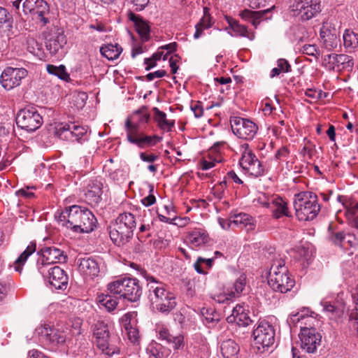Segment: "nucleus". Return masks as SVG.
Listing matches in <instances>:
<instances>
[{
	"mask_svg": "<svg viewBox=\"0 0 358 358\" xmlns=\"http://www.w3.org/2000/svg\"><path fill=\"white\" fill-rule=\"evenodd\" d=\"M278 68L281 70V72L285 73H287L291 70V66L285 59H280L278 60Z\"/></svg>",
	"mask_w": 358,
	"mask_h": 358,
	"instance_id": "338daca9",
	"label": "nucleus"
},
{
	"mask_svg": "<svg viewBox=\"0 0 358 358\" xmlns=\"http://www.w3.org/2000/svg\"><path fill=\"white\" fill-rule=\"evenodd\" d=\"M299 336L301 348L307 353H314L322 339V336L315 328L308 327H301Z\"/></svg>",
	"mask_w": 358,
	"mask_h": 358,
	"instance_id": "dca6fc26",
	"label": "nucleus"
},
{
	"mask_svg": "<svg viewBox=\"0 0 358 358\" xmlns=\"http://www.w3.org/2000/svg\"><path fill=\"white\" fill-rule=\"evenodd\" d=\"M358 213V203H351L348 208L346 214L348 217H353Z\"/></svg>",
	"mask_w": 358,
	"mask_h": 358,
	"instance_id": "774afa93",
	"label": "nucleus"
},
{
	"mask_svg": "<svg viewBox=\"0 0 358 358\" xmlns=\"http://www.w3.org/2000/svg\"><path fill=\"white\" fill-rule=\"evenodd\" d=\"M27 71L24 68L6 67L1 73L0 83L6 90L20 86L22 79L27 76Z\"/></svg>",
	"mask_w": 358,
	"mask_h": 358,
	"instance_id": "2eb2a0df",
	"label": "nucleus"
},
{
	"mask_svg": "<svg viewBox=\"0 0 358 358\" xmlns=\"http://www.w3.org/2000/svg\"><path fill=\"white\" fill-rule=\"evenodd\" d=\"M108 290L113 294L130 301H138L142 294V288L136 278H124L117 279L108 285Z\"/></svg>",
	"mask_w": 358,
	"mask_h": 358,
	"instance_id": "0eeeda50",
	"label": "nucleus"
},
{
	"mask_svg": "<svg viewBox=\"0 0 358 358\" xmlns=\"http://www.w3.org/2000/svg\"><path fill=\"white\" fill-rule=\"evenodd\" d=\"M357 245V240L356 237L350 234H348L345 235L344 241H343V248H346L348 246L350 247H355Z\"/></svg>",
	"mask_w": 358,
	"mask_h": 358,
	"instance_id": "4d7b16f0",
	"label": "nucleus"
},
{
	"mask_svg": "<svg viewBox=\"0 0 358 358\" xmlns=\"http://www.w3.org/2000/svg\"><path fill=\"white\" fill-rule=\"evenodd\" d=\"M100 306L104 307L108 312L115 310L117 306V301L110 295H101L97 298Z\"/></svg>",
	"mask_w": 358,
	"mask_h": 358,
	"instance_id": "79ce46f5",
	"label": "nucleus"
},
{
	"mask_svg": "<svg viewBox=\"0 0 358 358\" xmlns=\"http://www.w3.org/2000/svg\"><path fill=\"white\" fill-rule=\"evenodd\" d=\"M35 334L45 347L50 351L56 352L66 343L67 331L49 324H43L35 329Z\"/></svg>",
	"mask_w": 358,
	"mask_h": 358,
	"instance_id": "423d86ee",
	"label": "nucleus"
},
{
	"mask_svg": "<svg viewBox=\"0 0 358 358\" xmlns=\"http://www.w3.org/2000/svg\"><path fill=\"white\" fill-rule=\"evenodd\" d=\"M201 313L208 322H213L218 320V319L215 317L217 313L212 309L203 308Z\"/></svg>",
	"mask_w": 358,
	"mask_h": 358,
	"instance_id": "6e6d98bb",
	"label": "nucleus"
},
{
	"mask_svg": "<svg viewBox=\"0 0 358 358\" xmlns=\"http://www.w3.org/2000/svg\"><path fill=\"white\" fill-rule=\"evenodd\" d=\"M233 133L240 138L252 140L258 131L257 124L250 120L241 117H234L230 120Z\"/></svg>",
	"mask_w": 358,
	"mask_h": 358,
	"instance_id": "4468645a",
	"label": "nucleus"
},
{
	"mask_svg": "<svg viewBox=\"0 0 358 358\" xmlns=\"http://www.w3.org/2000/svg\"><path fill=\"white\" fill-rule=\"evenodd\" d=\"M323 92L315 89H307L305 91V95L310 99V103L316 102L319 99H322Z\"/></svg>",
	"mask_w": 358,
	"mask_h": 358,
	"instance_id": "09e8293b",
	"label": "nucleus"
},
{
	"mask_svg": "<svg viewBox=\"0 0 358 358\" xmlns=\"http://www.w3.org/2000/svg\"><path fill=\"white\" fill-rule=\"evenodd\" d=\"M339 34L336 28L335 20L333 18H328L322 23L320 29V35H329V34Z\"/></svg>",
	"mask_w": 358,
	"mask_h": 358,
	"instance_id": "37998d69",
	"label": "nucleus"
},
{
	"mask_svg": "<svg viewBox=\"0 0 358 358\" xmlns=\"http://www.w3.org/2000/svg\"><path fill=\"white\" fill-rule=\"evenodd\" d=\"M231 222L244 228L247 231H253L256 227L255 219L250 215L243 213L235 214Z\"/></svg>",
	"mask_w": 358,
	"mask_h": 358,
	"instance_id": "2f4dec72",
	"label": "nucleus"
},
{
	"mask_svg": "<svg viewBox=\"0 0 358 358\" xmlns=\"http://www.w3.org/2000/svg\"><path fill=\"white\" fill-rule=\"evenodd\" d=\"M324 63L326 67L329 69H352L354 65L351 56L344 54H329L324 57Z\"/></svg>",
	"mask_w": 358,
	"mask_h": 358,
	"instance_id": "412c9836",
	"label": "nucleus"
},
{
	"mask_svg": "<svg viewBox=\"0 0 358 358\" xmlns=\"http://www.w3.org/2000/svg\"><path fill=\"white\" fill-rule=\"evenodd\" d=\"M66 43V36L62 31H58L46 42V47L50 54L56 55Z\"/></svg>",
	"mask_w": 358,
	"mask_h": 358,
	"instance_id": "c85d7f7f",
	"label": "nucleus"
},
{
	"mask_svg": "<svg viewBox=\"0 0 358 358\" xmlns=\"http://www.w3.org/2000/svg\"><path fill=\"white\" fill-rule=\"evenodd\" d=\"M254 344L259 350L264 351L273 345L275 331L274 327L268 322H259L252 331Z\"/></svg>",
	"mask_w": 358,
	"mask_h": 358,
	"instance_id": "1a4fd4ad",
	"label": "nucleus"
},
{
	"mask_svg": "<svg viewBox=\"0 0 358 358\" xmlns=\"http://www.w3.org/2000/svg\"><path fill=\"white\" fill-rule=\"evenodd\" d=\"M22 3V9L24 13H34L41 17L45 23L47 20L44 15L49 12V6L45 0H15L12 2L13 7L19 10Z\"/></svg>",
	"mask_w": 358,
	"mask_h": 358,
	"instance_id": "f3484780",
	"label": "nucleus"
},
{
	"mask_svg": "<svg viewBox=\"0 0 358 358\" xmlns=\"http://www.w3.org/2000/svg\"><path fill=\"white\" fill-rule=\"evenodd\" d=\"M301 52L305 55L313 56L316 59L320 56L319 51L315 45L306 44L302 46Z\"/></svg>",
	"mask_w": 358,
	"mask_h": 358,
	"instance_id": "3c124183",
	"label": "nucleus"
},
{
	"mask_svg": "<svg viewBox=\"0 0 358 358\" xmlns=\"http://www.w3.org/2000/svg\"><path fill=\"white\" fill-rule=\"evenodd\" d=\"M246 284V276L241 275L234 282L232 289L229 294L231 297H236L243 291Z\"/></svg>",
	"mask_w": 358,
	"mask_h": 358,
	"instance_id": "c03bdc74",
	"label": "nucleus"
},
{
	"mask_svg": "<svg viewBox=\"0 0 358 358\" xmlns=\"http://www.w3.org/2000/svg\"><path fill=\"white\" fill-rule=\"evenodd\" d=\"M296 8L301 20L307 21L322 11L321 0H296Z\"/></svg>",
	"mask_w": 358,
	"mask_h": 358,
	"instance_id": "aec40b11",
	"label": "nucleus"
},
{
	"mask_svg": "<svg viewBox=\"0 0 358 358\" xmlns=\"http://www.w3.org/2000/svg\"><path fill=\"white\" fill-rule=\"evenodd\" d=\"M43 256L42 266H46L55 263H64L66 262L67 256L64 251L55 247H45L40 252Z\"/></svg>",
	"mask_w": 358,
	"mask_h": 358,
	"instance_id": "4be33fe9",
	"label": "nucleus"
},
{
	"mask_svg": "<svg viewBox=\"0 0 358 358\" xmlns=\"http://www.w3.org/2000/svg\"><path fill=\"white\" fill-rule=\"evenodd\" d=\"M166 75V71L164 70H158L152 73H149L146 75V79L148 81H152L155 78H162Z\"/></svg>",
	"mask_w": 358,
	"mask_h": 358,
	"instance_id": "e2e57ef3",
	"label": "nucleus"
},
{
	"mask_svg": "<svg viewBox=\"0 0 358 358\" xmlns=\"http://www.w3.org/2000/svg\"><path fill=\"white\" fill-rule=\"evenodd\" d=\"M320 306L322 307L323 311L327 313L329 316L336 315L338 311V308L335 306L334 302L323 299L320 302Z\"/></svg>",
	"mask_w": 358,
	"mask_h": 358,
	"instance_id": "49530a36",
	"label": "nucleus"
},
{
	"mask_svg": "<svg viewBox=\"0 0 358 358\" xmlns=\"http://www.w3.org/2000/svg\"><path fill=\"white\" fill-rule=\"evenodd\" d=\"M128 17L134 23L136 30L141 36L142 41H148L150 38V28L148 22L132 12L129 13Z\"/></svg>",
	"mask_w": 358,
	"mask_h": 358,
	"instance_id": "a878e982",
	"label": "nucleus"
},
{
	"mask_svg": "<svg viewBox=\"0 0 358 358\" xmlns=\"http://www.w3.org/2000/svg\"><path fill=\"white\" fill-rule=\"evenodd\" d=\"M227 180H229V179L227 178V176H226L224 177V180L220 182V183L215 188V194H217V196L220 198H222V196L224 194V191L227 186Z\"/></svg>",
	"mask_w": 358,
	"mask_h": 358,
	"instance_id": "13d9d810",
	"label": "nucleus"
},
{
	"mask_svg": "<svg viewBox=\"0 0 358 358\" xmlns=\"http://www.w3.org/2000/svg\"><path fill=\"white\" fill-rule=\"evenodd\" d=\"M180 59V58L178 55H174L169 59V65L171 67V71L173 74L176 73V72L178 69L177 63L179 62Z\"/></svg>",
	"mask_w": 358,
	"mask_h": 358,
	"instance_id": "bf43d9fd",
	"label": "nucleus"
},
{
	"mask_svg": "<svg viewBox=\"0 0 358 358\" xmlns=\"http://www.w3.org/2000/svg\"><path fill=\"white\" fill-rule=\"evenodd\" d=\"M158 335L159 339L164 341L168 344H171V340L174 336L167 328L164 327H162L158 329Z\"/></svg>",
	"mask_w": 358,
	"mask_h": 358,
	"instance_id": "8fccbe9b",
	"label": "nucleus"
},
{
	"mask_svg": "<svg viewBox=\"0 0 358 358\" xmlns=\"http://www.w3.org/2000/svg\"><path fill=\"white\" fill-rule=\"evenodd\" d=\"M220 349L224 358H237L240 350L238 345L231 339L223 341Z\"/></svg>",
	"mask_w": 358,
	"mask_h": 358,
	"instance_id": "473e14b6",
	"label": "nucleus"
},
{
	"mask_svg": "<svg viewBox=\"0 0 358 358\" xmlns=\"http://www.w3.org/2000/svg\"><path fill=\"white\" fill-rule=\"evenodd\" d=\"M268 283L275 292L286 293L294 285V280L289 277L287 268L282 261L272 264L269 274Z\"/></svg>",
	"mask_w": 358,
	"mask_h": 358,
	"instance_id": "6e6552de",
	"label": "nucleus"
},
{
	"mask_svg": "<svg viewBox=\"0 0 358 358\" xmlns=\"http://www.w3.org/2000/svg\"><path fill=\"white\" fill-rule=\"evenodd\" d=\"M12 279H0V301H3L10 289Z\"/></svg>",
	"mask_w": 358,
	"mask_h": 358,
	"instance_id": "a18cd8bd",
	"label": "nucleus"
},
{
	"mask_svg": "<svg viewBox=\"0 0 358 358\" xmlns=\"http://www.w3.org/2000/svg\"><path fill=\"white\" fill-rule=\"evenodd\" d=\"M16 123L18 127L28 132H34L42 125L43 117L36 108H24L17 113Z\"/></svg>",
	"mask_w": 358,
	"mask_h": 358,
	"instance_id": "9d476101",
	"label": "nucleus"
},
{
	"mask_svg": "<svg viewBox=\"0 0 358 358\" xmlns=\"http://www.w3.org/2000/svg\"><path fill=\"white\" fill-rule=\"evenodd\" d=\"M345 234L343 231H338L334 233L330 236L331 241L335 244L340 246H343V241Z\"/></svg>",
	"mask_w": 358,
	"mask_h": 358,
	"instance_id": "5fc2aeb1",
	"label": "nucleus"
},
{
	"mask_svg": "<svg viewBox=\"0 0 358 358\" xmlns=\"http://www.w3.org/2000/svg\"><path fill=\"white\" fill-rule=\"evenodd\" d=\"M289 155V151L286 147H282L275 153V158L278 160H284L287 158Z\"/></svg>",
	"mask_w": 358,
	"mask_h": 358,
	"instance_id": "0e129e2a",
	"label": "nucleus"
},
{
	"mask_svg": "<svg viewBox=\"0 0 358 358\" xmlns=\"http://www.w3.org/2000/svg\"><path fill=\"white\" fill-rule=\"evenodd\" d=\"M197 24H201V27L205 29L211 27V26H212L211 17L210 16V14L208 12L207 8H204L203 16L200 20L199 22Z\"/></svg>",
	"mask_w": 358,
	"mask_h": 358,
	"instance_id": "603ef678",
	"label": "nucleus"
},
{
	"mask_svg": "<svg viewBox=\"0 0 358 358\" xmlns=\"http://www.w3.org/2000/svg\"><path fill=\"white\" fill-rule=\"evenodd\" d=\"M152 111L154 113V120L159 128L164 131H171L172 128L174 127L175 121L167 120L166 114L157 107H154Z\"/></svg>",
	"mask_w": 358,
	"mask_h": 358,
	"instance_id": "c756f323",
	"label": "nucleus"
},
{
	"mask_svg": "<svg viewBox=\"0 0 358 358\" xmlns=\"http://www.w3.org/2000/svg\"><path fill=\"white\" fill-rule=\"evenodd\" d=\"M141 274L146 279L148 287V299L154 310L168 313L176 306L174 294L165 289L164 284L156 280L143 269Z\"/></svg>",
	"mask_w": 358,
	"mask_h": 358,
	"instance_id": "f03ea898",
	"label": "nucleus"
},
{
	"mask_svg": "<svg viewBox=\"0 0 358 358\" xmlns=\"http://www.w3.org/2000/svg\"><path fill=\"white\" fill-rule=\"evenodd\" d=\"M268 13H269V9L258 11L245 9L239 13V16L243 20L250 22L255 27V28H257L263 20L268 19V17H264L265 15Z\"/></svg>",
	"mask_w": 358,
	"mask_h": 358,
	"instance_id": "bb28decb",
	"label": "nucleus"
},
{
	"mask_svg": "<svg viewBox=\"0 0 358 358\" xmlns=\"http://www.w3.org/2000/svg\"><path fill=\"white\" fill-rule=\"evenodd\" d=\"M227 321L229 323H236L240 327H247L252 322L244 308L240 305L233 308L231 314L227 317Z\"/></svg>",
	"mask_w": 358,
	"mask_h": 358,
	"instance_id": "393cba45",
	"label": "nucleus"
},
{
	"mask_svg": "<svg viewBox=\"0 0 358 358\" xmlns=\"http://www.w3.org/2000/svg\"><path fill=\"white\" fill-rule=\"evenodd\" d=\"M149 195L141 200L142 203L145 206H150L156 201V198L153 194L154 186L152 185H149Z\"/></svg>",
	"mask_w": 358,
	"mask_h": 358,
	"instance_id": "864d4df0",
	"label": "nucleus"
},
{
	"mask_svg": "<svg viewBox=\"0 0 358 358\" xmlns=\"http://www.w3.org/2000/svg\"><path fill=\"white\" fill-rule=\"evenodd\" d=\"M102 56L108 60L117 59L122 52V48L118 44H107L100 48Z\"/></svg>",
	"mask_w": 358,
	"mask_h": 358,
	"instance_id": "c9c22d12",
	"label": "nucleus"
},
{
	"mask_svg": "<svg viewBox=\"0 0 358 358\" xmlns=\"http://www.w3.org/2000/svg\"><path fill=\"white\" fill-rule=\"evenodd\" d=\"M103 184L100 180H91L85 194V199L91 206L97 205L101 200Z\"/></svg>",
	"mask_w": 358,
	"mask_h": 358,
	"instance_id": "5701e85b",
	"label": "nucleus"
},
{
	"mask_svg": "<svg viewBox=\"0 0 358 358\" xmlns=\"http://www.w3.org/2000/svg\"><path fill=\"white\" fill-rule=\"evenodd\" d=\"M343 38L345 48L352 50L358 46V34L347 29L343 34Z\"/></svg>",
	"mask_w": 358,
	"mask_h": 358,
	"instance_id": "ea45409f",
	"label": "nucleus"
},
{
	"mask_svg": "<svg viewBox=\"0 0 358 358\" xmlns=\"http://www.w3.org/2000/svg\"><path fill=\"white\" fill-rule=\"evenodd\" d=\"M174 351L182 350L185 346L184 336L181 334L174 335L171 340Z\"/></svg>",
	"mask_w": 358,
	"mask_h": 358,
	"instance_id": "de8ad7c7",
	"label": "nucleus"
},
{
	"mask_svg": "<svg viewBox=\"0 0 358 358\" xmlns=\"http://www.w3.org/2000/svg\"><path fill=\"white\" fill-rule=\"evenodd\" d=\"M124 329L127 332L128 339L131 343L134 345H138L141 341L138 329L131 322L130 320L127 322V318L125 320Z\"/></svg>",
	"mask_w": 358,
	"mask_h": 358,
	"instance_id": "e433bc0d",
	"label": "nucleus"
},
{
	"mask_svg": "<svg viewBox=\"0 0 358 358\" xmlns=\"http://www.w3.org/2000/svg\"><path fill=\"white\" fill-rule=\"evenodd\" d=\"M149 350L150 355L155 358H167L171 353L170 348L158 343L150 345Z\"/></svg>",
	"mask_w": 358,
	"mask_h": 358,
	"instance_id": "58836bf2",
	"label": "nucleus"
},
{
	"mask_svg": "<svg viewBox=\"0 0 358 358\" xmlns=\"http://www.w3.org/2000/svg\"><path fill=\"white\" fill-rule=\"evenodd\" d=\"M139 156L141 159L145 162L152 163L158 159V156L152 153L147 154L145 152H141Z\"/></svg>",
	"mask_w": 358,
	"mask_h": 358,
	"instance_id": "680f3d73",
	"label": "nucleus"
},
{
	"mask_svg": "<svg viewBox=\"0 0 358 358\" xmlns=\"http://www.w3.org/2000/svg\"><path fill=\"white\" fill-rule=\"evenodd\" d=\"M36 248L35 242H31L27 247L26 250L17 257L14 262V268L17 272H21L22 270V266L27 262L28 257L32 255Z\"/></svg>",
	"mask_w": 358,
	"mask_h": 358,
	"instance_id": "f704fd0d",
	"label": "nucleus"
},
{
	"mask_svg": "<svg viewBox=\"0 0 358 358\" xmlns=\"http://www.w3.org/2000/svg\"><path fill=\"white\" fill-rule=\"evenodd\" d=\"M242 156L239 164L249 174L255 177L262 176L265 173V169L257 158L248 143L241 145Z\"/></svg>",
	"mask_w": 358,
	"mask_h": 358,
	"instance_id": "9b49d317",
	"label": "nucleus"
},
{
	"mask_svg": "<svg viewBox=\"0 0 358 358\" xmlns=\"http://www.w3.org/2000/svg\"><path fill=\"white\" fill-rule=\"evenodd\" d=\"M150 117V115L148 112V108L143 106L134 112L130 117L127 118L125 124L129 122L131 126H135L138 131H140V125L148 123Z\"/></svg>",
	"mask_w": 358,
	"mask_h": 358,
	"instance_id": "cd10ccee",
	"label": "nucleus"
},
{
	"mask_svg": "<svg viewBox=\"0 0 358 358\" xmlns=\"http://www.w3.org/2000/svg\"><path fill=\"white\" fill-rule=\"evenodd\" d=\"M258 201L263 206L270 208L273 216L276 219L282 216H290L287 202L281 197L272 196L271 198H266L264 196L262 198L259 197Z\"/></svg>",
	"mask_w": 358,
	"mask_h": 358,
	"instance_id": "a211bd4d",
	"label": "nucleus"
},
{
	"mask_svg": "<svg viewBox=\"0 0 358 358\" xmlns=\"http://www.w3.org/2000/svg\"><path fill=\"white\" fill-rule=\"evenodd\" d=\"M323 46L328 50L336 49L341 44L340 34L320 35Z\"/></svg>",
	"mask_w": 358,
	"mask_h": 358,
	"instance_id": "4c0bfd02",
	"label": "nucleus"
},
{
	"mask_svg": "<svg viewBox=\"0 0 358 358\" xmlns=\"http://www.w3.org/2000/svg\"><path fill=\"white\" fill-rule=\"evenodd\" d=\"M87 131L84 127L66 124L57 129V134L60 138H69L83 143L87 140Z\"/></svg>",
	"mask_w": 358,
	"mask_h": 358,
	"instance_id": "6ab92c4d",
	"label": "nucleus"
},
{
	"mask_svg": "<svg viewBox=\"0 0 358 358\" xmlns=\"http://www.w3.org/2000/svg\"><path fill=\"white\" fill-rule=\"evenodd\" d=\"M189 243L194 247H199L207 243L209 240V236L204 229H194L187 235Z\"/></svg>",
	"mask_w": 358,
	"mask_h": 358,
	"instance_id": "7c9ffc66",
	"label": "nucleus"
},
{
	"mask_svg": "<svg viewBox=\"0 0 358 358\" xmlns=\"http://www.w3.org/2000/svg\"><path fill=\"white\" fill-rule=\"evenodd\" d=\"M125 129L128 141L139 148L155 146L162 140V136H148L140 131H138L136 127L131 126L129 122L126 124Z\"/></svg>",
	"mask_w": 358,
	"mask_h": 358,
	"instance_id": "f8f14e48",
	"label": "nucleus"
},
{
	"mask_svg": "<svg viewBox=\"0 0 358 358\" xmlns=\"http://www.w3.org/2000/svg\"><path fill=\"white\" fill-rule=\"evenodd\" d=\"M136 227L135 217L130 213L120 214L115 222L110 227V237L112 241L117 245L128 243L134 235Z\"/></svg>",
	"mask_w": 358,
	"mask_h": 358,
	"instance_id": "20e7f679",
	"label": "nucleus"
},
{
	"mask_svg": "<svg viewBox=\"0 0 358 358\" xmlns=\"http://www.w3.org/2000/svg\"><path fill=\"white\" fill-rule=\"evenodd\" d=\"M136 10H143L149 3L150 0H129Z\"/></svg>",
	"mask_w": 358,
	"mask_h": 358,
	"instance_id": "052dcab7",
	"label": "nucleus"
},
{
	"mask_svg": "<svg viewBox=\"0 0 358 358\" xmlns=\"http://www.w3.org/2000/svg\"><path fill=\"white\" fill-rule=\"evenodd\" d=\"M191 109L196 118L201 117L203 115V109L200 102H196L194 104H192L191 106Z\"/></svg>",
	"mask_w": 358,
	"mask_h": 358,
	"instance_id": "69168bd1",
	"label": "nucleus"
},
{
	"mask_svg": "<svg viewBox=\"0 0 358 358\" xmlns=\"http://www.w3.org/2000/svg\"><path fill=\"white\" fill-rule=\"evenodd\" d=\"M46 69L48 73L54 75L62 80L68 81L70 79L69 74L66 72V67L64 65L57 66L48 64Z\"/></svg>",
	"mask_w": 358,
	"mask_h": 358,
	"instance_id": "a19ab883",
	"label": "nucleus"
},
{
	"mask_svg": "<svg viewBox=\"0 0 358 358\" xmlns=\"http://www.w3.org/2000/svg\"><path fill=\"white\" fill-rule=\"evenodd\" d=\"M39 270L52 288L61 290L66 289L69 277L64 269L58 266H54L49 268H47L46 266H41Z\"/></svg>",
	"mask_w": 358,
	"mask_h": 358,
	"instance_id": "ddd939ff",
	"label": "nucleus"
},
{
	"mask_svg": "<svg viewBox=\"0 0 358 358\" xmlns=\"http://www.w3.org/2000/svg\"><path fill=\"white\" fill-rule=\"evenodd\" d=\"M56 217L62 226L76 233H90L96 227L94 214L87 208L76 205L66 208Z\"/></svg>",
	"mask_w": 358,
	"mask_h": 358,
	"instance_id": "f257e3e1",
	"label": "nucleus"
},
{
	"mask_svg": "<svg viewBox=\"0 0 358 358\" xmlns=\"http://www.w3.org/2000/svg\"><path fill=\"white\" fill-rule=\"evenodd\" d=\"M226 20L229 27L236 32L238 36L246 37L251 41L255 38V34L248 32L246 26L241 24L238 21L231 17H226Z\"/></svg>",
	"mask_w": 358,
	"mask_h": 358,
	"instance_id": "72a5a7b5",
	"label": "nucleus"
},
{
	"mask_svg": "<svg viewBox=\"0 0 358 358\" xmlns=\"http://www.w3.org/2000/svg\"><path fill=\"white\" fill-rule=\"evenodd\" d=\"M92 341L103 354L112 357L120 351V340L117 335L111 334L108 326L103 321H97L92 327Z\"/></svg>",
	"mask_w": 358,
	"mask_h": 358,
	"instance_id": "7ed1b4c3",
	"label": "nucleus"
},
{
	"mask_svg": "<svg viewBox=\"0 0 358 358\" xmlns=\"http://www.w3.org/2000/svg\"><path fill=\"white\" fill-rule=\"evenodd\" d=\"M294 207L296 215L301 221L313 220L320 210L317 195L309 192H300L295 195Z\"/></svg>",
	"mask_w": 358,
	"mask_h": 358,
	"instance_id": "39448f33",
	"label": "nucleus"
},
{
	"mask_svg": "<svg viewBox=\"0 0 358 358\" xmlns=\"http://www.w3.org/2000/svg\"><path fill=\"white\" fill-rule=\"evenodd\" d=\"M78 267L80 272L92 278L98 275L100 269L96 259L86 257L78 259Z\"/></svg>",
	"mask_w": 358,
	"mask_h": 358,
	"instance_id": "b1692460",
	"label": "nucleus"
}]
</instances>
